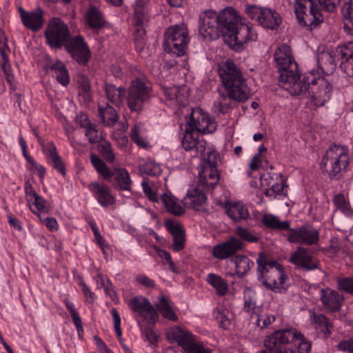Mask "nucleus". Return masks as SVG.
<instances>
[{"instance_id":"f257e3e1","label":"nucleus","mask_w":353,"mask_h":353,"mask_svg":"<svg viewBox=\"0 0 353 353\" xmlns=\"http://www.w3.org/2000/svg\"><path fill=\"white\" fill-rule=\"evenodd\" d=\"M282 78L288 81V74H283ZM291 84H286L285 90L292 95L303 94L309 97L316 106H322L327 102L332 96L333 87L330 81L319 71L312 70L307 72L303 79H295L293 76L290 77Z\"/></svg>"},{"instance_id":"f03ea898","label":"nucleus","mask_w":353,"mask_h":353,"mask_svg":"<svg viewBox=\"0 0 353 353\" xmlns=\"http://www.w3.org/2000/svg\"><path fill=\"white\" fill-rule=\"evenodd\" d=\"M235 10L228 8L221 12L206 10L199 15V32L205 39L214 40L220 36L225 37L228 26L232 25Z\"/></svg>"},{"instance_id":"7ed1b4c3","label":"nucleus","mask_w":353,"mask_h":353,"mask_svg":"<svg viewBox=\"0 0 353 353\" xmlns=\"http://www.w3.org/2000/svg\"><path fill=\"white\" fill-rule=\"evenodd\" d=\"M340 2L341 0H295L294 12L301 26L312 29L323 21L321 8L334 12Z\"/></svg>"},{"instance_id":"20e7f679","label":"nucleus","mask_w":353,"mask_h":353,"mask_svg":"<svg viewBox=\"0 0 353 353\" xmlns=\"http://www.w3.org/2000/svg\"><path fill=\"white\" fill-rule=\"evenodd\" d=\"M222 83L231 97L237 101L243 102L250 97V89L239 67L231 59H227L219 69Z\"/></svg>"},{"instance_id":"39448f33","label":"nucleus","mask_w":353,"mask_h":353,"mask_svg":"<svg viewBox=\"0 0 353 353\" xmlns=\"http://www.w3.org/2000/svg\"><path fill=\"white\" fill-rule=\"evenodd\" d=\"M256 263L260 272L258 279L268 288L281 292L285 288L288 279L281 265L275 261H266L262 256L257 259Z\"/></svg>"},{"instance_id":"423d86ee","label":"nucleus","mask_w":353,"mask_h":353,"mask_svg":"<svg viewBox=\"0 0 353 353\" xmlns=\"http://www.w3.org/2000/svg\"><path fill=\"white\" fill-rule=\"evenodd\" d=\"M228 27L225 41L231 48L236 50H239L243 45L250 41H256L257 39V34L253 26L249 23L240 22V17L236 10L232 26Z\"/></svg>"},{"instance_id":"0eeeda50","label":"nucleus","mask_w":353,"mask_h":353,"mask_svg":"<svg viewBox=\"0 0 353 353\" xmlns=\"http://www.w3.org/2000/svg\"><path fill=\"white\" fill-rule=\"evenodd\" d=\"M90 161L97 173L105 181L114 176L116 187L121 190L130 191L132 181L128 170L124 168L114 167L111 170L106 163L97 154H90Z\"/></svg>"},{"instance_id":"6e6552de","label":"nucleus","mask_w":353,"mask_h":353,"mask_svg":"<svg viewBox=\"0 0 353 353\" xmlns=\"http://www.w3.org/2000/svg\"><path fill=\"white\" fill-rule=\"evenodd\" d=\"M189 42V32L185 25H174L166 29L164 34V48L166 52L183 56Z\"/></svg>"},{"instance_id":"1a4fd4ad","label":"nucleus","mask_w":353,"mask_h":353,"mask_svg":"<svg viewBox=\"0 0 353 353\" xmlns=\"http://www.w3.org/2000/svg\"><path fill=\"white\" fill-rule=\"evenodd\" d=\"M274 60L279 66L280 72L279 83L285 89L286 84H291L294 81H285L282 78L283 74H288L290 77L293 76L295 79H299V73L297 70V64L294 61L292 51L287 44L281 45L274 52Z\"/></svg>"},{"instance_id":"9d476101","label":"nucleus","mask_w":353,"mask_h":353,"mask_svg":"<svg viewBox=\"0 0 353 353\" xmlns=\"http://www.w3.org/2000/svg\"><path fill=\"white\" fill-rule=\"evenodd\" d=\"M127 304L139 326H142L145 323L154 324L158 321L159 315L156 309L145 297L134 296L128 300Z\"/></svg>"},{"instance_id":"9b49d317","label":"nucleus","mask_w":353,"mask_h":353,"mask_svg":"<svg viewBox=\"0 0 353 353\" xmlns=\"http://www.w3.org/2000/svg\"><path fill=\"white\" fill-rule=\"evenodd\" d=\"M350 162L348 150L341 145L330 147L323 157L321 166H330V174L338 176L343 171L345 170Z\"/></svg>"},{"instance_id":"f8f14e48","label":"nucleus","mask_w":353,"mask_h":353,"mask_svg":"<svg viewBox=\"0 0 353 353\" xmlns=\"http://www.w3.org/2000/svg\"><path fill=\"white\" fill-rule=\"evenodd\" d=\"M296 336V330L294 329L276 330L265 339L264 345L274 353H290Z\"/></svg>"},{"instance_id":"ddd939ff","label":"nucleus","mask_w":353,"mask_h":353,"mask_svg":"<svg viewBox=\"0 0 353 353\" xmlns=\"http://www.w3.org/2000/svg\"><path fill=\"white\" fill-rule=\"evenodd\" d=\"M245 11L250 19L265 28L275 30L281 23V17L274 10L256 5H246Z\"/></svg>"},{"instance_id":"4468645a","label":"nucleus","mask_w":353,"mask_h":353,"mask_svg":"<svg viewBox=\"0 0 353 353\" xmlns=\"http://www.w3.org/2000/svg\"><path fill=\"white\" fill-rule=\"evenodd\" d=\"M47 43L51 48H59L66 44L70 37L68 25L60 18L49 21L45 31Z\"/></svg>"},{"instance_id":"2eb2a0df","label":"nucleus","mask_w":353,"mask_h":353,"mask_svg":"<svg viewBox=\"0 0 353 353\" xmlns=\"http://www.w3.org/2000/svg\"><path fill=\"white\" fill-rule=\"evenodd\" d=\"M218 153L213 148H209L206 159H201L203 163L199 170V183L205 188H212L219 182V177L216 162Z\"/></svg>"},{"instance_id":"dca6fc26","label":"nucleus","mask_w":353,"mask_h":353,"mask_svg":"<svg viewBox=\"0 0 353 353\" xmlns=\"http://www.w3.org/2000/svg\"><path fill=\"white\" fill-rule=\"evenodd\" d=\"M181 144L185 150L192 152V157L205 160L208 156V149L212 148L204 139L199 137L198 132L194 129L185 130Z\"/></svg>"},{"instance_id":"f3484780","label":"nucleus","mask_w":353,"mask_h":353,"mask_svg":"<svg viewBox=\"0 0 353 353\" xmlns=\"http://www.w3.org/2000/svg\"><path fill=\"white\" fill-rule=\"evenodd\" d=\"M188 129L203 134L214 132L216 129V122L209 114L199 108H193L187 122Z\"/></svg>"},{"instance_id":"a211bd4d","label":"nucleus","mask_w":353,"mask_h":353,"mask_svg":"<svg viewBox=\"0 0 353 353\" xmlns=\"http://www.w3.org/2000/svg\"><path fill=\"white\" fill-rule=\"evenodd\" d=\"M263 182L269 186L265 190V194L270 199H281L287 195L288 185L286 179L281 173H268Z\"/></svg>"},{"instance_id":"6ab92c4d","label":"nucleus","mask_w":353,"mask_h":353,"mask_svg":"<svg viewBox=\"0 0 353 353\" xmlns=\"http://www.w3.org/2000/svg\"><path fill=\"white\" fill-rule=\"evenodd\" d=\"M149 97V88L141 80L132 81L128 89V105L131 111H139Z\"/></svg>"},{"instance_id":"aec40b11","label":"nucleus","mask_w":353,"mask_h":353,"mask_svg":"<svg viewBox=\"0 0 353 353\" xmlns=\"http://www.w3.org/2000/svg\"><path fill=\"white\" fill-rule=\"evenodd\" d=\"M289 261L294 265L296 268L305 271L314 270L319 267L318 261L306 248L302 247H298L291 254Z\"/></svg>"},{"instance_id":"412c9836","label":"nucleus","mask_w":353,"mask_h":353,"mask_svg":"<svg viewBox=\"0 0 353 353\" xmlns=\"http://www.w3.org/2000/svg\"><path fill=\"white\" fill-rule=\"evenodd\" d=\"M66 49L79 64L85 65L89 61L91 53L81 36L71 39L66 45Z\"/></svg>"},{"instance_id":"4be33fe9","label":"nucleus","mask_w":353,"mask_h":353,"mask_svg":"<svg viewBox=\"0 0 353 353\" xmlns=\"http://www.w3.org/2000/svg\"><path fill=\"white\" fill-rule=\"evenodd\" d=\"M92 196L103 208H107L115 203V197L109 186L103 183L94 181L88 186Z\"/></svg>"},{"instance_id":"5701e85b","label":"nucleus","mask_w":353,"mask_h":353,"mask_svg":"<svg viewBox=\"0 0 353 353\" xmlns=\"http://www.w3.org/2000/svg\"><path fill=\"white\" fill-rule=\"evenodd\" d=\"M244 245L243 242L240 239L231 236L228 241L214 246L212 254L219 260L226 259L238 251L243 250Z\"/></svg>"},{"instance_id":"b1692460","label":"nucleus","mask_w":353,"mask_h":353,"mask_svg":"<svg viewBox=\"0 0 353 353\" xmlns=\"http://www.w3.org/2000/svg\"><path fill=\"white\" fill-rule=\"evenodd\" d=\"M163 93L168 105L174 108L184 105L188 102V90L185 87H163Z\"/></svg>"},{"instance_id":"393cba45","label":"nucleus","mask_w":353,"mask_h":353,"mask_svg":"<svg viewBox=\"0 0 353 353\" xmlns=\"http://www.w3.org/2000/svg\"><path fill=\"white\" fill-rule=\"evenodd\" d=\"M184 205L197 211L205 210L207 197L198 188L189 190L183 199Z\"/></svg>"},{"instance_id":"a878e982","label":"nucleus","mask_w":353,"mask_h":353,"mask_svg":"<svg viewBox=\"0 0 353 353\" xmlns=\"http://www.w3.org/2000/svg\"><path fill=\"white\" fill-rule=\"evenodd\" d=\"M166 334L168 340L177 343L184 350L194 339L188 330L177 326L168 328Z\"/></svg>"},{"instance_id":"bb28decb","label":"nucleus","mask_w":353,"mask_h":353,"mask_svg":"<svg viewBox=\"0 0 353 353\" xmlns=\"http://www.w3.org/2000/svg\"><path fill=\"white\" fill-rule=\"evenodd\" d=\"M19 14L23 26L27 28L36 32L43 27L44 20L41 11L26 12L20 8Z\"/></svg>"},{"instance_id":"cd10ccee","label":"nucleus","mask_w":353,"mask_h":353,"mask_svg":"<svg viewBox=\"0 0 353 353\" xmlns=\"http://www.w3.org/2000/svg\"><path fill=\"white\" fill-rule=\"evenodd\" d=\"M228 265L233 267L235 270L234 273L228 272V275L236 274L238 277H242L250 270L254 265V262L245 255L238 254L232 257L228 261Z\"/></svg>"},{"instance_id":"c85d7f7f","label":"nucleus","mask_w":353,"mask_h":353,"mask_svg":"<svg viewBox=\"0 0 353 353\" xmlns=\"http://www.w3.org/2000/svg\"><path fill=\"white\" fill-rule=\"evenodd\" d=\"M165 225L173 236L172 249L178 252L184 248L185 234L182 226L172 219L165 221Z\"/></svg>"},{"instance_id":"c756f323","label":"nucleus","mask_w":353,"mask_h":353,"mask_svg":"<svg viewBox=\"0 0 353 353\" xmlns=\"http://www.w3.org/2000/svg\"><path fill=\"white\" fill-rule=\"evenodd\" d=\"M321 299L324 307L329 312L338 311L341 307V296L332 289H322Z\"/></svg>"},{"instance_id":"7c9ffc66","label":"nucleus","mask_w":353,"mask_h":353,"mask_svg":"<svg viewBox=\"0 0 353 353\" xmlns=\"http://www.w3.org/2000/svg\"><path fill=\"white\" fill-rule=\"evenodd\" d=\"M317 63L320 68L316 71H319L321 75L325 74L329 75L332 74L336 68V62L334 54L330 50H323L317 54Z\"/></svg>"},{"instance_id":"2f4dec72","label":"nucleus","mask_w":353,"mask_h":353,"mask_svg":"<svg viewBox=\"0 0 353 353\" xmlns=\"http://www.w3.org/2000/svg\"><path fill=\"white\" fill-rule=\"evenodd\" d=\"M19 143L22 150L23 156L26 161L27 169L32 173L38 175L41 179H43L46 174V169L28 154L26 142L21 135L19 137Z\"/></svg>"},{"instance_id":"473e14b6","label":"nucleus","mask_w":353,"mask_h":353,"mask_svg":"<svg viewBox=\"0 0 353 353\" xmlns=\"http://www.w3.org/2000/svg\"><path fill=\"white\" fill-rule=\"evenodd\" d=\"M310 322L316 330L324 334L326 336L332 332V325L328 321L326 316L322 314H316L310 311Z\"/></svg>"},{"instance_id":"72a5a7b5","label":"nucleus","mask_w":353,"mask_h":353,"mask_svg":"<svg viewBox=\"0 0 353 353\" xmlns=\"http://www.w3.org/2000/svg\"><path fill=\"white\" fill-rule=\"evenodd\" d=\"M207 283L214 290L216 294L219 296H225L229 289L228 282L221 276L210 273L206 276Z\"/></svg>"},{"instance_id":"f704fd0d","label":"nucleus","mask_w":353,"mask_h":353,"mask_svg":"<svg viewBox=\"0 0 353 353\" xmlns=\"http://www.w3.org/2000/svg\"><path fill=\"white\" fill-rule=\"evenodd\" d=\"M161 200L165 209L175 216H181L184 214V208L179 203L178 200L170 193H164Z\"/></svg>"},{"instance_id":"c9c22d12","label":"nucleus","mask_w":353,"mask_h":353,"mask_svg":"<svg viewBox=\"0 0 353 353\" xmlns=\"http://www.w3.org/2000/svg\"><path fill=\"white\" fill-rule=\"evenodd\" d=\"M261 221L266 228L272 230L284 231L290 229L288 221H281L277 216L272 214H263Z\"/></svg>"},{"instance_id":"e433bc0d","label":"nucleus","mask_w":353,"mask_h":353,"mask_svg":"<svg viewBox=\"0 0 353 353\" xmlns=\"http://www.w3.org/2000/svg\"><path fill=\"white\" fill-rule=\"evenodd\" d=\"M226 212L228 215L234 221L246 219L249 216V212L247 207L243 203L239 202L227 205Z\"/></svg>"},{"instance_id":"4c0bfd02","label":"nucleus","mask_w":353,"mask_h":353,"mask_svg":"<svg viewBox=\"0 0 353 353\" xmlns=\"http://www.w3.org/2000/svg\"><path fill=\"white\" fill-rule=\"evenodd\" d=\"M95 279L97 287L99 288H103L106 296H109L113 302L117 303L119 299L110 280L106 276L101 274H97Z\"/></svg>"},{"instance_id":"58836bf2","label":"nucleus","mask_w":353,"mask_h":353,"mask_svg":"<svg viewBox=\"0 0 353 353\" xmlns=\"http://www.w3.org/2000/svg\"><path fill=\"white\" fill-rule=\"evenodd\" d=\"M86 23L91 28H98L103 26L105 19L100 10L94 6H91L85 14Z\"/></svg>"},{"instance_id":"ea45409f","label":"nucleus","mask_w":353,"mask_h":353,"mask_svg":"<svg viewBox=\"0 0 353 353\" xmlns=\"http://www.w3.org/2000/svg\"><path fill=\"white\" fill-rule=\"evenodd\" d=\"M148 0H137L134 8L136 25L143 27L148 21Z\"/></svg>"},{"instance_id":"a19ab883","label":"nucleus","mask_w":353,"mask_h":353,"mask_svg":"<svg viewBox=\"0 0 353 353\" xmlns=\"http://www.w3.org/2000/svg\"><path fill=\"white\" fill-rule=\"evenodd\" d=\"M50 69L54 72L57 81L63 86H66L70 83V76L68 70L63 63L56 61L50 66Z\"/></svg>"},{"instance_id":"79ce46f5","label":"nucleus","mask_w":353,"mask_h":353,"mask_svg":"<svg viewBox=\"0 0 353 353\" xmlns=\"http://www.w3.org/2000/svg\"><path fill=\"white\" fill-rule=\"evenodd\" d=\"M341 12L345 20V31L347 34L353 35V0H345Z\"/></svg>"},{"instance_id":"37998d69","label":"nucleus","mask_w":353,"mask_h":353,"mask_svg":"<svg viewBox=\"0 0 353 353\" xmlns=\"http://www.w3.org/2000/svg\"><path fill=\"white\" fill-rule=\"evenodd\" d=\"M105 94L108 100L110 103L119 106L123 103L125 92V89L122 88H116L112 84H106Z\"/></svg>"},{"instance_id":"c03bdc74","label":"nucleus","mask_w":353,"mask_h":353,"mask_svg":"<svg viewBox=\"0 0 353 353\" xmlns=\"http://www.w3.org/2000/svg\"><path fill=\"white\" fill-rule=\"evenodd\" d=\"M310 342L301 332L296 331V336L293 341L290 353H310Z\"/></svg>"},{"instance_id":"a18cd8bd","label":"nucleus","mask_w":353,"mask_h":353,"mask_svg":"<svg viewBox=\"0 0 353 353\" xmlns=\"http://www.w3.org/2000/svg\"><path fill=\"white\" fill-rule=\"evenodd\" d=\"M99 112L101 121L105 125H112L118 119L115 110L108 104L105 107L99 105Z\"/></svg>"},{"instance_id":"49530a36","label":"nucleus","mask_w":353,"mask_h":353,"mask_svg":"<svg viewBox=\"0 0 353 353\" xmlns=\"http://www.w3.org/2000/svg\"><path fill=\"white\" fill-rule=\"evenodd\" d=\"M230 311L223 305H219L213 310V316L218 322L219 327L225 330L230 325Z\"/></svg>"},{"instance_id":"de8ad7c7","label":"nucleus","mask_w":353,"mask_h":353,"mask_svg":"<svg viewBox=\"0 0 353 353\" xmlns=\"http://www.w3.org/2000/svg\"><path fill=\"white\" fill-rule=\"evenodd\" d=\"M141 172L150 176H158L161 173V168L159 163L152 159H147L139 164Z\"/></svg>"},{"instance_id":"09e8293b","label":"nucleus","mask_w":353,"mask_h":353,"mask_svg":"<svg viewBox=\"0 0 353 353\" xmlns=\"http://www.w3.org/2000/svg\"><path fill=\"white\" fill-rule=\"evenodd\" d=\"M131 139L139 147L145 148L148 146V142L145 135V130L143 125L137 124L131 130Z\"/></svg>"},{"instance_id":"8fccbe9b","label":"nucleus","mask_w":353,"mask_h":353,"mask_svg":"<svg viewBox=\"0 0 353 353\" xmlns=\"http://www.w3.org/2000/svg\"><path fill=\"white\" fill-rule=\"evenodd\" d=\"M27 202L32 212L38 214V216L40 212H45L49 210V205L47 201L39 194L32 198V199L27 201Z\"/></svg>"},{"instance_id":"3c124183","label":"nucleus","mask_w":353,"mask_h":353,"mask_svg":"<svg viewBox=\"0 0 353 353\" xmlns=\"http://www.w3.org/2000/svg\"><path fill=\"white\" fill-rule=\"evenodd\" d=\"M301 244L313 245L319 241V231L311 227H302Z\"/></svg>"},{"instance_id":"603ef678","label":"nucleus","mask_w":353,"mask_h":353,"mask_svg":"<svg viewBox=\"0 0 353 353\" xmlns=\"http://www.w3.org/2000/svg\"><path fill=\"white\" fill-rule=\"evenodd\" d=\"M336 208L341 210L346 216L353 220V210L350 208L349 203L344 194H336L334 198Z\"/></svg>"},{"instance_id":"864d4df0","label":"nucleus","mask_w":353,"mask_h":353,"mask_svg":"<svg viewBox=\"0 0 353 353\" xmlns=\"http://www.w3.org/2000/svg\"><path fill=\"white\" fill-rule=\"evenodd\" d=\"M231 97L219 93V97L214 101L212 109L216 113H225L230 107Z\"/></svg>"},{"instance_id":"5fc2aeb1","label":"nucleus","mask_w":353,"mask_h":353,"mask_svg":"<svg viewBox=\"0 0 353 353\" xmlns=\"http://www.w3.org/2000/svg\"><path fill=\"white\" fill-rule=\"evenodd\" d=\"M97 148L100 154L107 161L112 163L115 160V155L112 148L111 143L105 140H101Z\"/></svg>"},{"instance_id":"6e6d98bb","label":"nucleus","mask_w":353,"mask_h":353,"mask_svg":"<svg viewBox=\"0 0 353 353\" xmlns=\"http://www.w3.org/2000/svg\"><path fill=\"white\" fill-rule=\"evenodd\" d=\"M325 254L330 258H337L343 256L344 251L341 243L338 240H332L329 246L324 249Z\"/></svg>"},{"instance_id":"4d7b16f0","label":"nucleus","mask_w":353,"mask_h":353,"mask_svg":"<svg viewBox=\"0 0 353 353\" xmlns=\"http://www.w3.org/2000/svg\"><path fill=\"white\" fill-rule=\"evenodd\" d=\"M235 233L241 238L242 242L244 241L248 243H255L259 241V236L256 233L245 228L237 227L235 230Z\"/></svg>"},{"instance_id":"13d9d810","label":"nucleus","mask_w":353,"mask_h":353,"mask_svg":"<svg viewBox=\"0 0 353 353\" xmlns=\"http://www.w3.org/2000/svg\"><path fill=\"white\" fill-rule=\"evenodd\" d=\"M152 325L150 323H145L142 326H139L143 337L151 344H154L158 341V335L151 327Z\"/></svg>"},{"instance_id":"bf43d9fd","label":"nucleus","mask_w":353,"mask_h":353,"mask_svg":"<svg viewBox=\"0 0 353 353\" xmlns=\"http://www.w3.org/2000/svg\"><path fill=\"white\" fill-rule=\"evenodd\" d=\"M65 307L70 312V314L72 318V321L77 327V332H80L83 331L81 319L74 307V305L70 301H65Z\"/></svg>"},{"instance_id":"052dcab7","label":"nucleus","mask_w":353,"mask_h":353,"mask_svg":"<svg viewBox=\"0 0 353 353\" xmlns=\"http://www.w3.org/2000/svg\"><path fill=\"white\" fill-rule=\"evenodd\" d=\"M186 353H212L210 349L205 347L202 343L195 340L186 347L185 350Z\"/></svg>"},{"instance_id":"680f3d73","label":"nucleus","mask_w":353,"mask_h":353,"mask_svg":"<svg viewBox=\"0 0 353 353\" xmlns=\"http://www.w3.org/2000/svg\"><path fill=\"white\" fill-rule=\"evenodd\" d=\"M243 310L245 312L248 313L252 319H254L260 311V308L256 306L255 301L251 297L245 298Z\"/></svg>"},{"instance_id":"e2e57ef3","label":"nucleus","mask_w":353,"mask_h":353,"mask_svg":"<svg viewBox=\"0 0 353 353\" xmlns=\"http://www.w3.org/2000/svg\"><path fill=\"white\" fill-rule=\"evenodd\" d=\"M85 135L92 143H98L101 141L102 139L101 133L98 132L94 124L85 129Z\"/></svg>"},{"instance_id":"0e129e2a","label":"nucleus","mask_w":353,"mask_h":353,"mask_svg":"<svg viewBox=\"0 0 353 353\" xmlns=\"http://www.w3.org/2000/svg\"><path fill=\"white\" fill-rule=\"evenodd\" d=\"M2 63L1 65V69L4 73L5 77L8 83H11L14 80V76L12 70L11 68L10 63L8 60V55H6V57H1Z\"/></svg>"},{"instance_id":"69168bd1","label":"nucleus","mask_w":353,"mask_h":353,"mask_svg":"<svg viewBox=\"0 0 353 353\" xmlns=\"http://www.w3.org/2000/svg\"><path fill=\"white\" fill-rule=\"evenodd\" d=\"M255 324L261 327H265L275 321V316L272 314H258L254 318Z\"/></svg>"},{"instance_id":"338daca9","label":"nucleus","mask_w":353,"mask_h":353,"mask_svg":"<svg viewBox=\"0 0 353 353\" xmlns=\"http://www.w3.org/2000/svg\"><path fill=\"white\" fill-rule=\"evenodd\" d=\"M143 190L147 197L152 201L159 202V199L156 190L152 188L148 181H143L141 183Z\"/></svg>"},{"instance_id":"774afa93","label":"nucleus","mask_w":353,"mask_h":353,"mask_svg":"<svg viewBox=\"0 0 353 353\" xmlns=\"http://www.w3.org/2000/svg\"><path fill=\"white\" fill-rule=\"evenodd\" d=\"M338 285L340 290L353 293V277L339 278Z\"/></svg>"}]
</instances>
